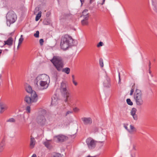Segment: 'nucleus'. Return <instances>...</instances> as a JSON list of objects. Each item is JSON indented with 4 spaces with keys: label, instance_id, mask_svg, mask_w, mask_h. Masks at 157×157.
<instances>
[{
    "label": "nucleus",
    "instance_id": "41",
    "mask_svg": "<svg viewBox=\"0 0 157 157\" xmlns=\"http://www.w3.org/2000/svg\"><path fill=\"white\" fill-rule=\"evenodd\" d=\"M134 91V90L133 89H132L131 90V92H130V95H132V94Z\"/></svg>",
    "mask_w": 157,
    "mask_h": 157
},
{
    "label": "nucleus",
    "instance_id": "8",
    "mask_svg": "<svg viewBox=\"0 0 157 157\" xmlns=\"http://www.w3.org/2000/svg\"><path fill=\"white\" fill-rule=\"evenodd\" d=\"M54 139L59 142H63L67 140L68 137L63 135H59L54 136Z\"/></svg>",
    "mask_w": 157,
    "mask_h": 157
},
{
    "label": "nucleus",
    "instance_id": "37",
    "mask_svg": "<svg viewBox=\"0 0 157 157\" xmlns=\"http://www.w3.org/2000/svg\"><path fill=\"white\" fill-rule=\"evenodd\" d=\"M149 73L151 77L152 78L153 77V75L151 71V70H148Z\"/></svg>",
    "mask_w": 157,
    "mask_h": 157
},
{
    "label": "nucleus",
    "instance_id": "24",
    "mask_svg": "<svg viewBox=\"0 0 157 157\" xmlns=\"http://www.w3.org/2000/svg\"><path fill=\"white\" fill-rule=\"evenodd\" d=\"M16 121V120L15 119L13 118H11L7 119L6 122L10 123H14Z\"/></svg>",
    "mask_w": 157,
    "mask_h": 157
},
{
    "label": "nucleus",
    "instance_id": "39",
    "mask_svg": "<svg viewBox=\"0 0 157 157\" xmlns=\"http://www.w3.org/2000/svg\"><path fill=\"white\" fill-rule=\"evenodd\" d=\"M128 125V124H124V127L127 130V131H128V127H127Z\"/></svg>",
    "mask_w": 157,
    "mask_h": 157
},
{
    "label": "nucleus",
    "instance_id": "42",
    "mask_svg": "<svg viewBox=\"0 0 157 157\" xmlns=\"http://www.w3.org/2000/svg\"><path fill=\"white\" fill-rule=\"evenodd\" d=\"M151 62L150 61L149 63V69L148 70H151Z\"/></svg>",
    "mask_w": 157,
    "mask_h": 157
},
{
    "label": "nucleus",
    "instance_id": "1",
    "mask_svg": "<svg viewBox=\"0 0 157 157\" xmlns=\"http://www.w3.org/2000/svg\"><path fill=\"white\" fill-rule=\"evenodd\" d=\"M36 91H43L47 89L50 82L49 76L46 74L39 75L36 78Z\"/></svg>",
    "mask_w": 157,
    "mask_h": 157
},
{
    "label": "nucleus",
    "instance_id": "4",
    "mask_svg": "<svg viewBox=\"0 0 157 157\" xmlns=\"http://www.w3.org/2000/svg\"><path fill=\"white\" fill-rule=\"evenodd\" d=\"M26 91L31 94V97L26 96L25 98V101L28 104L36 102L38 100L37 96L35 91L32 90L31 87L29 85L26 87Z\"/></svg>",
    "mask_w": 157,
    "mask_h": 157
},
{
    "label": "nucleus",
    "instance_id": "25",
    "mask_svg": "<svg viewBox=\"0 0 157 157\" xmlns=\"http://www.w3.org/2000/svg\"><path fill=\"white\" fill-rule=\"evenodd\" d=\"M137 111V109L136 108H132L130 112L131 114V115L136 114V113Z\"/></svg>",
    "mask_w": 157,
    "mask_h": 157
},
{
    "label": "nucleus",
    "instance_id": "22",
    "mask_svg": "<svg viewBox=\"0 0 157 157\" xmlns=\"http://www.w3.org/2000/svg\"><path fill=\"white\" fill-rule=\"evenodd\" d=\"M23 40H24V39L23 38V35H21V36L20 38L19 39L18 43V45L17 47V49H18L19 46L22 43Z\"/></svg>",
    "mask_w": 157,
    "mask_h": 157
},
{
    "label": "nucleus",
    "instance_id": "33",
    "mask_svg": "<svg viewBox=\"0 0 157 157\" xmlns=\"http://www.w3.org/2000/svg\"><path fill=\"white\" fill-rule=\"evenodd\" d=\"M103 45V43L102 42H100L97 44V46L98 47H99L101 46H102Z\"/></svg>",
    "mask_w": 157,
    "mask_h": 157
},
{
    "label": "nucleus",
    "instance_id": "2",
    "mask_svg": "<svg viewBox=\"0 0 157 157\" xmlns=\"http://www.w3.org/2000/svg\"><path fill=\"white\" fill-rule=\"evenodd\" d=\"M51 61L58 71H62L67 74L70 73V69L69 68L66 67L63 68L64 64L61 57L54 56Z\"/></svg>",
    "mask_w": 157,
    "mask_h": 157
},
{
    "label": "nucleus",
    "instance_id": "6",
    "mask_svg": "<svg viewBox=\"0 0 157 157\" xmlns=\"http://www.w3.org/2000/svg\"><path fill=\"white\" fill-rule=\"evenodd\" d=\"M134 98L137 105H141L143 104V100L141 92L140 90L138 89L136 90L134 94Z\"/></svg>",
    "mask_w": 157,
    "mask_h": 157
},
{
    "label": "nucleus",
    "instance_id": "50",
    "mask_svg": "<svg viewBox=\"0 0 157 157\" xmlns=\"http://www.w3.org/2000/svg\"><path fill=\"white\" fill-rule=\"evenodd\" d=\"M86 157H96L95 156H91L90 155H89L86 156Z\"/></svg>",
    "mask_w": 157,
    "mask_h": 157
},
{
    "label": "nucleus",
    "instance_id": "10",
    "mask_svg": "<svg viewBox=\"0 0 157 157\" xmlns=\"http://www.w3.org/2000/svg\"><path fill=\"white\" fill-rule=\"evenodd\" d=\"M63 94L64 95L65 98V99L64 100L65 102L68 104H70L71 103V96L70 93L68 91L63 93Z\"/></svg>",
    "mask_w": 157,
    "mask_h": 157
},
{
    "label": "nucleus",
    "instance_id": "17",
    "mask_svg": "<svg viewBox=\"0 0 157 157\" xmlns=\"http://www.w3.org/2000/svg\"><path fill=\"white\" fill-rule=\"evenodd\" d=\"M35 143L36 140L35 138L32 136H31L30 144V146L31 148H33L34 147Z\"/></svg>",
    "mask_w": 157,
    "mask_h": 157
},
{
    "label": "nucleus",
    "instance_id": "30",
    "mask_svg": "<svg viewBox=\"0 0 157 157\" xmlns=\"http://www.w3.org/2000/svg\"><path fill=\"white\" fill-rule=\"evenodd\" d=\"M132 116L134 120H137L138 117H137V115L136 114L133 115Z\"/></svg>",
    "mask_w": 157,
    "mask_h": 157
},
{
    "label": "nucleus",
    "instance_id": "3",
    "mask_svg": "<svg viewBox=\"0 0 157 157\" xmlns=\"http://www.w3.org/2000/svg\"><path fill=\"white\" fill-rule=\"evenodd\" d=\"M75 40L70 35L66 34L62 36L60 46L62 49L65 50L69 47L75 45Z\"/></svg>",
    "mask_w": 157,
    "mask_h": 157
},
{
    "label": "nucleus",
    "instance_id": "29",
    "mask_svg": "<svg viewBox=\"0 0 157 157\" xmlns=\"http://www.w3.org/2000/svg\"><path fill=\"white\" fill-rule=\"evenodd\" d=\"M39 32L38 31H37L34 34V36L36 38H38L39 37Z\"/></svg>",
    "mask_w": 157,
    "mask_h": 157
},
{
    "label": "nucleus",
    "instance_id": "9",
    "mask_svg": "<svg viewBox=\"0 0 157 157\" xmlns=\"http://www.w3.org/2000/svg\"><path fill=\"white\" fill-rule=\"evenodd\" d=\"M37 121L39 124L43 125L45 124L46 120L44 115H39L37 117Z\"/></svg>",
    "mask_w": 157,
    "mask_h": 157
},
{
    "label": "nucleus",
    "instance_id": "26",
    "mask_svg": "<svg viewBox=\"0 0 157 157\" xmlns=\"http://www.w3.org/2000/svg\"><path fill=\"white\" fill-rule=\"evenodd\" d=\"M126 101L127 104L130 105H133L132 102L131 101L130 99L128 98L126 100Z\"/></svg>",
    "mask_w": 157,
    "mask_h": 157
},
{
    "label": "nucleus",
    "instance_id": "46",
    "mask_svg": "<svg viewBox=\"0 0 157 157\" xmlns=\"http://www.w3.org/2000/svg\"><path fill=\"white\" fill-rule=\"evenodd\" d=\"M85 0H80V1L82 5L84 2Z\"/></svg>",
    "mask_w": 157,
    "mask_h": 157
},
{
    "label": "nucleus",
    "instance_id": "51",
    "mask_svg": "<svg viewBox=\"0 0 157 157\" xmlns=\"http://www.w3.org/2000/svg\"><path fill=\"white\" fill-rule=\"evenodd\" d=\"M119 81L120 82L121 79H120V75H119Z\"/></svg>",
    "mask_w": 157,
    "mask_h": 157
},
{
    "label": "nucleus",
    "instance_id": "28",
    "mask_svg": "<svg viewBox=\"0 0 157 157\" xmlns=\"http://www.w3.org/2000/svg\"><path fill=\"white\" fill-rule=\"evenodd\" d=\"M53 157H62V155L60 154L56 153L54 154Z\"/></svg>",
    "mask_w": 157,
    "mask_h": 157
},
{
    "label": "nucleus",
    "instance_id": "38",
    "mask_svg": "<svg viewBox=\"0 0 157 157\" xmlns=\"http://www.w3.org/2000/svg\"><path fill=\"white\" fill-rule=\"evenodd\" d=\"M3 149V146L2 144L0 145V152L2 151Z\"/></svg>",
    "mask_w": 157,
    "mask_h": 157
},
{
    "label": "nucleus",
    "instance_id": "18",
    "mask_svg": "<svg viewBox=\"0 0 157 157\" xmlns=\"http://www.w3.org/2000/svg\"><path fill=\"white\" fill-rule=\"evenodd\" d=\"M13 41V39L11 37H10L6 41H5V44H7L9 46H11L12 45Z\"/></svg>",
    "mask_w": 157,
    "mask_h": 157
},
{
    "label": "nucleus",
    "instance_id": "34",
    "mask_svg": "<svg viewBox=\"0 0 157 157\" xmlns=\"http://www.w3.org/2000/svg\"><path fill=\"white\" fill-rule=\"evenodd\" d=\"M100 65L101 67H103V63L102 60H100L99 61Z\"/></svg>",
    "mask_w": 157,
    "mask_h": 157
},
{
    "label": "nucleus",
    "instance_id": "36",
    "mask_svg": "<svg viewBox=\"0 0 157 157\" xmlns=\"http://www.w3.org/2000/svg\"><path fill=\"white\" fill-rule=\"evenodd\" d=\"M40 43L41 45H42L43 44V43L44 42V40L42 39H41L40 40H39Z\"/></svg>",
    "mask_w": 157,
    "mask_h": 157
},
{
    "label": "nucleus",
    "instance_id": "45",
    "mask_svg": "<svg viewBox=\"0 0 157 157\" xmlns=\"http://www.w3.org/2000/svg\"><path fill=\"white\" fill-rule=\"evenodd\" d=\"M94 1H95V0H90V4H91Z\"/></svg>",
    "mask_w": 157,
    "mask_h": 157
},
{
    "label": "nucleus",
    "instance_id": "40",
    "mask_svg": "<svg viewBox=\"0 0 157 157\" xmlns=\"http://www.w3.org/2000/svg\"><path fill=\"white\" fill-rule=\"evenodd\" d=\"M72 82L74 85L75 86H77L78 84L77 82L75 80L73 81Z\"/></svg>",
    "mask_w": 157,
    "mask_h": 157
},
{
    "label": "nucleus",
    "instance_id": "48",
    "mask_svg": "<svg viewBox=\"0 0 157 157\" xmlns=\"http://www.w3.org/2000/svg\"><path fill=\"white\" fill-rule=\"evenodd\" d=\"M31 157H36V154H33L32 155V156H31Z\"/></svg>",
    "mask_w": 157,
    "mask_h": 157
},
{
    "label": "nucleus",
    "instance_id": "21",
    "mask_svg": "<svg viewBox=\"0 0 157 157\" xmlns=\"http://www.w3.org/2000/svg\"><path fill=\"white\" fill-rule=\"evenodd\" d=\"M62 17V18L63 19H67L71 17V14L69 13H66L64 14Z\"/></svg>",
    "mask_w": 157,
    "mask_h": 157
},
{
    "label": "nucleus",
    "instance_id": "35",
    "mask_svg": "<svg viewBox=\"0 0 157 157\" xmlns=\"http://www.w3.org/2000/svg\"><path fill=\"white\" fill-rule=\"evenodd\" d=\"M73 110L75 112H78L79 111V109L77 107H75L73 109Z\"/></svg>",
    "mask_w": 157,
    "mask_h": 157
},
{
    "label": "nucleus",
    "instance_id": "5",
    "mask_svg": "<svg viewBox=\"0 0 157 157\" xmlns=\"http://www.w3.org/2000/svg\"><path fill=\"white\" fill-rule=\"evenodd\" d=\"M6 18L7 25L10 26L11 24L14 23L16 21L17 16L14 12L10 11L7 14Z\"/></svg>",
    "mask_w": 157,
    "mask_h": 157
},
{
    "label": "nucleus",
    "instance_id": "13",
    "mask_svg": "<svg viewBox=\"0 0 157 157\" xmlns=\"http://www.w3.org/2000/svg\"><path fill=\"white\" fill-rule=\"evenodd\" d=\"M60 90L61 92L63 94L67 91H68L66 88V86L65 84L63 82H62L60 86Z\"/></svg>",
    "mask_w": 157,
    "mask_h": 157
},
{
    "label": "nucleus",
    "instance_id": "16",
    "mask_svg": "<svg viewBox=\"0 0 157 157\" xmlns=\"http://www.w3.org/2000/svg\"><path fill=\"white\" fill-rule=\"evenodd\" d=\"M51 141L52 140H47L44 143V144L47 148L50 149L52 147L51 144Z\"/></svg>",
    "mask_w": 157,
    "mask_h": 157
},
{
    "label": "nucleus",
    "instance_id": "47",
    "mask_svg": "<svg viewBox=\"0 0 157 157\" xmlns=\"http://www.w3.org/2000/svg\"><path fill=\"white\" fill-rule=\"evenodd\" d=\"M104 141H99L98 142L100 143H101V144H103L104 143Z\"/></svg>",
    "mask_w": 157,
    "mask_h": 157
},
{
    "label": "nucleus",
    "instance_id": "12",
    "mask_svg": "<svg viewBox=\"0 0 157 157\" xmlns=\"http://www.w3.org/2000/svg\"><path fill=\"white\" fill-rule=\"evenodd\" d=\"M105 78V79L103 83L104 86L106 87H109L111 86L110 79L107 75H106Z\"/></svg>",
    "mask_w": 157,
    "mask_h": 157
},
{
    "label": "nucleus",
    "instance_id": "14",
    "mask_svg": "<svg viewBox=\"0 0 157 157\" xmlns=\"http://www.w3.org/2000/svg\"><path fill=\"white\" fill-rule=\"evenodd\" d=\"M128 132L131 134H132L136 132V129L132 124L130 125V128L128 130Z\"/></svg>",
    "mask_w": 157,
    "mask_h": 157
},
{
    "label": "nucleus",
    "instance_id": "20",
    "mask_svg": "<svg viewBox=\"0 0 157 157\" xmlns=\"http://www.w3.org/2000/svg\"><path fill=\"white\" fill-rule=\"evenodd\" d=\"M89 18H83V19L81 21V24L82 25H88L89 22L88 21Z\"/></svg>",
    "mask_w": 157,
    "mask_h": 157
},
{
    "label": "nucleus",
    "instance_id": "15",
    "mask_svg": "<svg viewBox=\"0 0 157 157\" xmlns=\"http://www.w3.org/2000/svg\"><path fill=\"white\" fill-rule=\"evenodd\" d=\"M58 98L56 95H54L52 98L51 104L52 105H56L58 103Z\"/></svg>",
    "mask_w": 157,
    "mask_h": 157
},
{
    "label": "nucleus",
    "instance_id": "7",
    "mask_svg": "<svg viewBox=\"0 0 157 157\" xmlns=\"http://www.w3.org/2000/svg\"><path fill=\"white\" fill-rule=\"evenodd\" d=\"M86 143L90 150L94 149L96 145L97 142L91 138H87L86 140Z\"/></svg>",
    "mask_w": 157,
    "mask_h": 157
},
{
    "label": "nucleus",
    "instance_id": "11",
    "mask_svg": "<svg viewBox=\"0 0 157 157\" xmlns=\"http://www.w3.org/2000/svg\"><path fill=\"white\" fill-rule=\"evenodd\" d=\"M83 124L85 125H90L92 123V120L90 117H83L81 118Z\"/></svg>",
    "mask_w": 157,
    "mask_h": 157
},
{
    "label": "nucleus",
    "instance_id": "27",
    "mask_svg": "<svg viewBox=\"0 0 157 157\" xmlns=\"http://www.w3.org/2000/svg\"><path fill=\"white\" fill-rule=\"evenodd\" d=\"M8 106L6 105L4 106L3 107H1V110L0 111V112L1 113H2L3 112V109L6 110L8 109Z\"/></svg>",
    "mask_w": 157,
    "mask_h": 157
},
{
    "label": "nucleus",
    "instance_id": "19",
    "mask_svg": "<svg viewBox=\"0 0 157 157\" xmlns=\"http://www.w3.org/2000/svg\"><path fill=\"white\" fill-rule=\"evenodd\" d=\"M88 10L86 9L82 13V17L83 18H89V14L88 13Z\"/></svg>",
    "mask_w": 157,
    "mask_h": 157
},
{
    "label": "nucleus",
    "instance_id": "32",
    "mask_svg": "<svg viewBox=\"0 0 157 157\" xmlns=\"http://www.w3.org/2000/svg\"><path fill=\"white\" fill-rule=\"evenodd\" d=\"M26 110L28 113L30 112V107L29 106H27L26 107Z\"/></svg>",
    "mask_w": 157,
    "mask_h": 157
},
{
    "label": "nucleus",
    "instance_id": "49",
    "mask_svg": "<svg viewBox=\"0 0 157 157\" xmlns=\"http://www.w3.org/2000/svg\"><path fill=\"white\" fill-rule=\"evenodd\" d=\"M105 0H103V2H102V3L101 4V5H103V4H104V2H105Z\"/></svg>",
    "mask_w": 157,
    "mask_h": 157
},
{
    "label": "nucleus",
    "instance_id": "43",
    "mask_svg": "<svg viewBox=\"0 0 157 157\" xmlns=\"http://www.w3.org/2000/svg\"><path fill=\"white\" fill-rule=\"evenodd\" d=\"M132 149L134 150H136V146L135 145H133Z\"/></svg>",
    "mask_w": 157,
    "mask_h": 157
},
{
    "label": "nucleus",
    "instance_id": "23",
    "mask_svg": "<svg viewBox=\"0 0 157 157\" xmlns=\"http://www.w3.org/2000/svg\"><path fill=\"white\" fill-rule=\"evenodd\" d=\"M41 16V11H39L38 13L37 14L35 18V20L37 21L40 19Z\"/></svg>",
    "mask_w": 157,
    "mask_h": 157
},
{
    "label": "nucleus",
    "instance_id": "31",
    "mask_svg": "<svg viewBox=\"0 0 157 157\" xmlns=\"http://www.w3.org/2000/svg\"><path fill=\"white\" fill-rule=\"evenodd\" d=\"M72 113H73V112L72 111H68L66 113L65 116H67L68 115H69L70 114Z\"/></svg>",
    "mask_w": 157,
    "mask_h": 157
},
{
    "label": "nucleus",
    "instance_id": "44",
    "mask_svg": "<svg viewBox=\"0 0 157 157\" xmlns=\"http://www.w3.org/2000/svg\"><path fill=\"white\" fill-rule=\"evenodd\" d=\"M72 81H75V76L74 75H72Z\"/></svg>",
    "mask_w": 157,
    "mask_h": 157
}]
</instances>
